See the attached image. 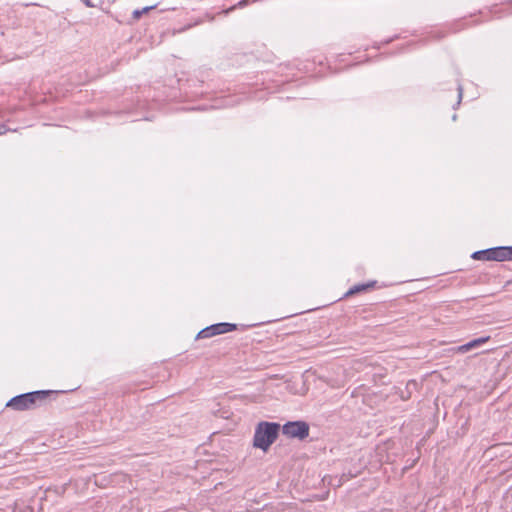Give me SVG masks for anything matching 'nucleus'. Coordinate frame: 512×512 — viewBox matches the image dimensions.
I'll return each instance as SVG.
<instances>
[{"label": "nucleus", "instance_id": "obj_1", "mask_svg": "<svg viewBox=\"0 0 512 512\" xmlns=\"http://www.w3.org/2000/svg\"><path fill=\"white\" fill-rule=\"evenodd\" d=\"M280 425L274 422H260L255 429L253 445L267 451L278 436Z\"/></svg>", "mask_w": 512, "mask_h": 512}, {"label": "nucleus", "instance_id": "obj_2", "mask_svg": "<svg viewBox=\"0 0 512 512\" xmlns=\"http://www.w3.org/2000/svg\"><path fill=\"white\" fill-rule=\"evenodd\" d=\"M50 391L47 390H39L28 392L24 394L17 395L11 398L6 406L10 407L16 411H24L28 409H32L37 401L44 400Z\"/></svg>", "mask_w": 512, "mask_h": 512}, {"label": "nucleus", "instance_id": "obj_3", "mask_svg": "<svg viewBox=\"0 0 512 512\" xmlns=\"http://www.w3.org/2000/svg\"><path fill=\"white\" fill-rule=\"evenodd\" d=\"M282 433L289 438L302 440L309 435V425L305 421L287 422L282 427Z\"/></svg>", "mask_w": 512, "mask_h": 512}, {"label": "nucleus", "instance_id": "obj_4", "mask_svg": "<svg viewBox=\"0 0 512 512\" xmlns=\"http://www.w3.org/2000/svg\"><path fill=\"white\" fill-rule=\"evenodd\" d=\"M236 329V324L221 322L212 324L208 327H205L197 334V339L210 338L212 336L224 334Z\"/></svg>", "mask_w": 512, "mask_h": 512}, {"label": "nucleus", "instance_id": "obj_5", "mask_svg": "<svg viewBox=\"0 0 512 512\" xmlns=\"http://www.w3.org/2000/svg\"><path fill=\"white\" fill-rule=\"evenodd\" d=\"M492 254L493 261H510L512 260V246L493 247Z\"/></svg>", "mask_w": 512, "mask_h": 512}, {"label": "nucleus", "instance_id": "obj_6", "mask_svg": "<svg viewBox=\"0 0 512 512\" xmlns=\"http://www.w3.org/2000/svg\"><path fill=\"white\" fill-rule=\"evenodd\" d=\"M489 336L480 337L477 339H473L463 345L458 346L455 350L459 353H466L474 348L479 347L480 345L486 343L489 340Z\"/></svg>", "mask_w": 512, "mask_h": 512}, {"label": "nucleus", "instance_id": "obj_7", "mask_svg": "<svg viewBox=\"0 0 512 512\" xmlns=\"http://www.w3.org/2000/svg\"><path fill=\"white\" fill-rule=\"evenodd\" d=\"M492 255V248H488L484 250L475 251L474 253H472L471 257L474 260L493 261Z\"/></svg>", "mask_w": 512, "mask_h": 512}, {"label": "nucleus", "instance_id": "obj_8", "mask_svg": "<svg viewBox=\"0 0 512 512\" xmlns=\"http://www.w3.org/2000/svg\"><path fill=\"white\" fill-rule=\"evenodd\" d=\"M373 285V283H368V284H357V285H354L353 287H351L348 292L346 293V295H353V294H356V293H359L361 291H364L366 289H368L369 287H371Z\"/></svg>", "mask_w": 512, "mask_h": 512}, {"label": "nucleus", "instance_id": "obj_9", "mask_svg": "<svg viewBox=\"0 0 512 512\" xmlns=\"http://www.w3.org/2000/svg\"><path fill=\"white\" fill-rule=\"evenodd\" d=\"M249 1L250 0H241L236 5L231 6L230 8H228L226 10H223V13L228 14L230 11L234 10L235 8H243L249 3Z\"/></svg>", "mask_w": 512, "mask_h": 512}, {"label": "nucleus", "instance_id": "obj_10", "mask_svg": "<svg viewBox=\"0 0 512 512\" xmlns=\"http://www.w3.org/2000/svg\"><path fill=\"white\" fill-rule=\"evenodd\" d=\"M457 90H458V101H457V105H459V104H460V101H461V99H462V92H463V89H462L461 85H459V86H458Z\"/></svg>", "mask_w": 512, "mask_h": 512}, {"label": "nucleus", "instance_id": "obj_11", "mask_svg": "<svg viewBox=\"0 0 512 512\" xmlns=\"http://www.w3.org/2000/svg\"><path fill=\"white\" fill-rule=\"evenodd\" d=\"M154 8H155V5L147 6V7H144V8L141 10V12L144 14V13H146V12H148V11H150V10L154 9Z\"/></svg>", "mask_w": 512, "mask_h": 512}, {"label": "nucleus", "instance_id": "obj_12", "mask_svg": "<svg viewBox=\"0 0 512 512\" xmlns=\"http://www.w3.org/2000/svg\"><path fill=\"white\" fill-rule=\"evenodd\" d=\"M7 131H8V129L6 128V126L4 124H1L0 125V135L5 134Z\"/></svg>", "mask_w": 512, "mask_h": 512}, {"label": "nucleus", "instance_id": "obj_13", "mask_svg": "<svg viewBox=\"0 0 512 512\" xmlns=\"http://www.w3.org/2000/svg\"><path fill=\"white\" fill-rule=\"evenodd\" d=\"M85 6L87 7H94L93 3L90 0H82Z\"/></svg>", "mask_w": 512, "mask_h": 512}, {"label": "nucleus", "instance_id": "obj_14", "mask_svg": "<svg viewBox=\"0 0 512 512\" xmlns=\"http://www.w3.org/2000/svg\"><path fill=\"white\" fill-rule=\"evenodd\" d=\"M143 13L141 12V10H135L133 12V15L135 18H139Z\"/></svg>", "mask_w": 512, "mask_h": 512}]
</instances>
